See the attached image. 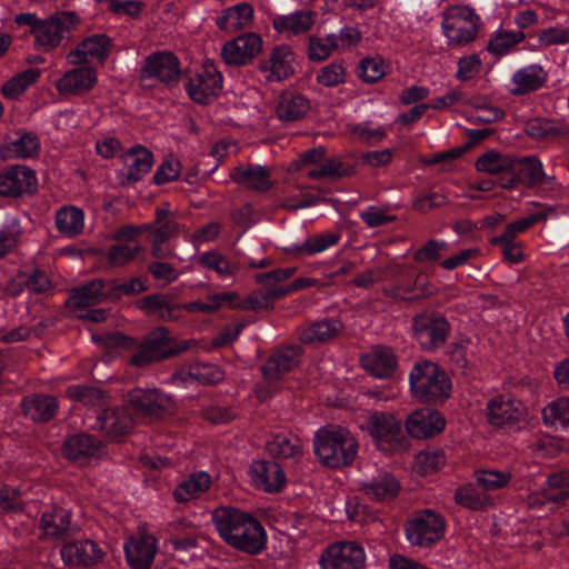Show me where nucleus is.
Returning <instances> with one entry per match:
<instances>
[{"mask_svg": "<svg viewBox=\"0 0 569 569\" xmlns=\"http://www.w3.org/2000/svg\"><path fill=\"white\" fill-rule=\"evenodd\" d=\"M212 520L219 536L230 547L249 555H258L264 549L266 530L250 513L221 507L212 512Z\"/></svg>", "mask_w": 569, "mask_h": 569, "instance_id": "nucleus-1", "label": "nucleus"}, {"mask_svg": "<svg viewBox=\"0 0 569 569\" xmlns=\"http://www.w3.org/2000/svg\"><path fill=\"white\" fill-rule=\"evenodd\" d=\"M313 450L323 466L339 469L355 461L358 442L348 430L339 426H326L315 433Z\"/></svg>", "mask_w": 569, "mask_h": 569, "instance_id": "nucleus-2", "label": "nucleus"}, {"mask_svg": "<svg viewBox=\"0 0 569 569\" xmlns=\"http://www.w3.org/2000/svg\"><path fill=\"white\" fill-rule=\"evenodd\" d=\"M413 397L421 402H436L449 397L451 381L447 373L431 361L417 362L409 375Z\"/></svg>", "mask_w": 569, "mask_h": 569, "instance_id": "nucleus-3", "label": "nucleus"}, {"mask_svg": "<svg viewBox=\"0 0 569 569\" xmlns=\"http://www.w3.org/2000/svg\"><path fill=\"white\" fill-rule=\"evenodd\" d=\"M480 27V16L469 6H450L442 12L441 30L449 47H465L473 42Z\"/></svg>", "mask_w": 569, "mask_h": 569, "instance_id": "nucleus-4", "label": "nucleus"}, {"mask_svg": "<svg viewBox=\"0 0 569 569\" xmlns=\"http://www.w3.org/2000/svg\"><path fill=\"white\" fill-rule=\"evenodd\" d=\"M188 346H172L169 331L164 327L152 330L142 341L132 339L128 352V361L137 368H144L153 362L176 356Z\"/></svg>", "mask_w": 569, "mask_h": 569, "instance_id": "nucleus-5", "label": "nucleus"}, {"mask_svg": "<svg viewBox=\"0 0 569 569\" xmlns=\"http://www.w3.org/2000/svg\"><path fill=\"white\" fill-rule=\"evenodd\" d=\"M361 428L383 452H393L402 447L405 440L402 421L393 413L375 411L368 416Z\"/></svg>", "mask_w": 569, "mask_h": 569, "instance_id": "nucleus-6", "label": "nucleus"}, {"mask_svg": "<svg viewBox=\"0 0 569 569\" xmlns=\"http://www.w3.org/2000/svg\"><path fill=\"white\" fill-rule=\"evenodd\" d=\"M76 22V16L66 11L42 19L33 31L34 49L44 53L56 50L68 39Z\"/></svg>", "mask_w": 569, "mask_h": 569, "instance_id": "nucleus-7", "label": "nucleus"}, {"mask_svg": "<svg viewBox=\"0 0 569 569\" xmlns=\"http://www.w3.org/2000/svg\"><path fill=\"white\" fill-rule=\"evenodd\" d=\"M445 520L430 509L415 512L406 522L405 533L412 546L429 547L445 535Z\"/></svg>", "mask_w": 569, "mask_h": 569, "instance_id": "nucleus-8", "label": "nucleus"}, {"mask_svg": "<svg viewBox=\"0 0 569 569\" xmlns=\"http://www.w3.org/2000/svg\"><path fill=\"white\" fill-rule=\"evenodd\" d=\"M365 548L355 540H341L328 545L320 555L321 569H363Z\"/></svg>", "mask_w": 569, "mask_h": 569, "instance_id": "nucleus-9", "label": "nucleus"}, {"mask_svg": "<svg viewBox=\"0 0 569 569\" xmlns=\"http://www.w3.org/2000/svg\"><path fill=\"white\" fill-rule=\"evenodd\" d=\"M413 337L423 350L432 351L442 347L449 336L448 320L433 312L418 315L412 321Z\"/></svg>", "mask_w": 569, "mask_h": 569, "instance_id": "nucleus-10", "label": "nucleus"}, {"mask_svg": "<svg viewBox=\"0 0 569 569\" xmlns=\"http://www.w3.org/2000/svg\"><path fill=\"white\" fill-rule=\"evenodd\" d=\"M186 89L194 102L207 104L222 90V76L212 62L207 61L189 79Z\"/></svg>", "mask_w": 569, "mask_h": 569, "instance_id": "nucleus-11", "label": "nucleus"}, {"mask_svg": "<svg viewBox=\"0 0 569 569\" xmlns=\"http://www.w3.org/2000/svg\"><path fill=\"white\" fill-rule=\"evenodd\" d=\"M37 190V177L32 169L24 164H12L0 171V196L19 198Z\"/></svg>", "mask_w": 569, "mask_h": 569, "instance_id": "nucleus-12", "label": "nucleus"}, {"mask_svg": "<svg viewBox=\"0 0 569 569\" xmlns=\"http://www.w3.org/2000/svg\"><path fill=\"white\" fill-rule=\"evenodd\" d=\"M486 412L489 423L502 427L525 420L527 408L511 395H499L488 401Z\"/></svg>", "mask_w": 569, "mask_h": 569, "instance_id": "nucleus-13", "label": "nucleus"}, {"mask_svg": "<svg viewBox=\"0 0 569 569\" xmlns=\"http://www.w3.org/2000/svg\"><path fill=\"white\" fill-rule=\"evenodd\" d=\"M123 549L132 569H149L158 551V540L144 530H139L124 542Z\"/></svg>", "mask_w": 569, "mask_h": 569, "instance_id": "nucleus-14", "label": "nucleus"}, {"mask_svg": "<svg viewBox=\"0 0 569 569\" xmlns=\"http://www.w3.org/2000/svg\"><path fill=\"white\" fill-rule=\"evenodd\" d=\"M60 553L63 562L72 567H90L104 557V552L96 541L87 538L76 539V537L62 545Z\"/></svg>", "mask_w": 569, "mask_h": 569, "instance_id": "nucleus-15", "label": "nucleus"}, {"mask_svg": "<svg viewBox=\"0 0 569 569\" xmlns=\"http://www.w3.org/2000/svg\"><path fill=\"white\" fill-rule=\"evenodd\" d=\"M41 538L62 542L74 537L78 527L71 522V512L63 508H53L43 512L39 522Z\"/></svg>", "mask_w": 569, "mask_h": 569, "instance_id": "nucleus-16", "label": "nucleus"}, {"mask_svg": "<svg viewBox=\"0 0 569 569\" xmlns=\"http://www.w3.org/2000/svg\"><path fill=\"white\" fill-rule=\"evenodd\" d=\"M296 56L287 44L273 48L269 54L260 61L259 69L266 80L282 81L295 73Z\"/></svg>", "mask_w": 569, "mask_h": 569, "instance_id": "nucleus-17", "label": "nucleus"}, {"mask_svg": "<svg viewBox=\"0 0 569 569\" xmlns=\"http://www.w3.org/2000/svg\"><path fill=\"white\" fill-rule=\"evenodd\" d=\"M543 179L542 162L535 157L512 158L509 177L503 178L501 186L511 189L517 184L527 188L537 187Z\"/></svg>", "mask_w": 569, "mask_h": 569, "instance_id": "nucleus-18", "label": "nucleus"}, {"mask_svg": "<svg viewBox=\"0 0 569 569\" xmlns=\"http://www.w3.org/2000/svg\"><path fill=\"white\" fill-rule=\"evenodd\" d=\"M569 500V471L550 475L540 491L529 496L530 507H541L547 502L562 505Z\"/></svg>", "mask_w": 569, "mask_h": 569, "instance_id": "nucleus-19", "label": "nucleus"}, {"mask_svg": "<svg viewBox=\"0 0 569 569\" xmlns=\"http://www.w3.org/2000/svg\"><path fill=\"white\" fill-rule=\"evenodd\" d=\"M98 74L91 67H78L68 70L54 83L56 90L62 96H80L97 84Z\"/></svg>", "mask_w": 569, "mask_h": 569, "instance_id": "nucleus-20", "label": "nucleus"}, {"mask_svg": "<svg viewBox=\"0 0 569 569\" xmlns=\"http://www.w3.org/2000/svg\"><path fill=\"white\" fill-rule=\"evenodd\" d=\"M262 39L257 33L242 34L221 49V56L228 64L240 66L247 63L261 51Z\"/></svg>", "mask_w": 569, "mask_h": 569, "instance_id": "nucleus-21", "label": "nucleus"}, {"mask_svg": "<svg viewBox=\"0 0 569 569\" xmlns=\"http://www.w3.org/2000/svg\"><path fill=\"white\" fill-rule=\"evenodd\" d=\"M249 473L252 485L266 492H279L287 481L282 468L274 461H253Z\"/></svg>", "mask_w": 569, "mask_h": 569, "instance_id": "nucleus-22", "label": "nucleus"}, {"mask_svg": "<svg viewBox=\"0 0 569 569\" xmlns=\"http://www.w3.org/2000/svg\"><path fill=\"white\" fill-rule=\"evenodd\" d=\"M446 426L445 417L437 410L428 408L412 412L406 420L408 433L418 439H426L440 433Z\"/></svg>", "mask_w": 569, "mask_h": 569, "instance_id": "nucleus-23", "label": "nucleus"}, {"mask_svg": "<svg viewBox=\"0 0 569 569\" xmlns=\"http://www.w3.org/2000/svg\"><path fill=\"white\" fill-rule=\"evenodd\" d=\"M180 74L178 59L169 52H158L148 57L141 70V79H156L170 83L177 81Z\"/></svg>", "mask_w": 569, "mask_h": 569, "instance_id": "nucleus-24", "label": "nucleus"}, {"mask_svg": "<svg viewBox=\"0 0 569 569\" xmlns=\"http://www.w3.org/2000/svg\"><path fill=\"white\" fill-rule=\"evenodd\" d=\"M317 12L311 9H300L286 14H277L272 19L273 29L286 37H297L308 33L316 23Z\"/></svg>", "mask_w": 569, "mask_h": 569, "instance_id": "nucleus-25", "label": "nucleus"}, {"mask_svg": "<svg viewBox=\"0 0 569 569\" xmlns=\"http://www.w3.org/2000/svg\"><path fill=\"white\" fill-rule=\"evenodd\" d=\"M360 363L369 375L385 379L395 372L398 361L392 349L376 346L360 358Z\"/></svg>", "mask_w": 569, "mask_h": 569, "instance_id": "nucleus-26", "label": "nucleus"}, {"mask_svg": "<svg viewBox=\"0 0 569 569\" xmlns=\"http://www.w3.org/2000/svg\"><path fill=\"white\" fill-rule=\"evenodd\" d=\"M61 450L68 460L83 463L91 458L99 457L102 445L90 435L78 433L67 438Z\"/></svg>", "mask_w": 569, "mask_h": 569, "instance_id": "nucleus-27", "label": "nucleus"}, {"mask_svg": "<svg viewBox=\"0 0 569 569\" xmlns=\"http://www.w3.org/2000/svg\"><path fill=\"white\" fill-rule=\"evenodd\" d=\"M548 80V72L542 66L532 63L518 69L510 79L509 91L522 96L539 90Z\"/></svg>", "mask_w": 569, "mask_h": 569, "instance_id": "nucleus-28", "label": "nucleus"}, {"mask_svg": "<svg viewBox=\"0 0 569 569\" xmlns=\"http://www.w3.org/2000/svg\"><path fill=\"white\" fill-rule=\"evenodd\" d=\"M128 401L137 411L147 415H158L172 406L171 398L158 389H133L128 395Z\"/></svg>", "mask_w": 569, "mask_h": 569, "instance_id": "nucleus-29", "label": "nucleus"}, {"mask_svg": "<svg viewBox=\"0 0 569 569\" xmlns=\"http://www.w3.org/2000/svg\"><path fill=\"white\" fill-rule=\"evenodd\" d=\"M110 39L104 34H94L86 38L73 50H71L67 59L71 64H82L89 59L102 60L110 50Z\"/></svg>", "mask_w": 569, "mask_h": 569, "instance_id": "nucleus-30", "label": "nucleus"}, {"mask_svg": "<svg viewBox=\"0 0 569 569\" xmlns=\"http://www.w3.org/2000/svg\"><path fill=\"white\" fill-rule=\"evenodd\" d=\"M133 426V420L124 408L107 409L97 418V428L112 440L127 435Z\"/></svg>", "mask_w": 569, "mask_h": 569, "instance_id": "nucleus-31", "label": "nucleus"}, {"mask_svg": "<svg viewBox=\"0 0 569 569\" xmlns=\"http://www.w3.org/2000/svg\"><path fill=\"white\" fill-rule=\"evenodd\" d=\"M254 10L250 3L240 2L221 11L216 18L217 27L228 33L250 28L253 23Z\"/></svg>", "mask_w": 569, "mask_h": 569, "instance_id": "nucleus-32", "label": "nucleus"}, {"mask_svg": "<svg viewBox=\"0 0 569 569\" xmlns=\"http://www.w3.org/2000/svg\"><path fill=\"white\" fill-rule=\"evenodd\" d=\"M301 349L290 346L274 351L262 367V373L267 379L274 380L286 372L291 371L300 361Z\"/></svg>", "mask_w": 569, "mask_h": 569, "instance_id": "nucleus-33", "label": "nucleus"}, {"mask_svg": "<svg viewBox=\"0 0 569 569\" xmlns=\"http://www.w3.org/2000/svg\"><path fill=\"white\" fill-rule=\"evenodd\" d=\"M360 489L369 499L383 502L398 496L400 485L392 475L381 471L372 479L361 482Z\"/></svg>", "mask_w": 569, "mask_h": 569, "instance_id": "nucleus-34", "label": "nucleus"}, {"mask_svg": "<svg viewBox=\"0 0 569 569\" xmlns=\"http://www.w3.org/2000/svg\"><path fill=\"white\" fill-rule=\"evenodd\" d=\"M345 327L337 318L322 319L306 327L299 331V339L303 343H322L337 338Z\"/></svg>", "mask_w": 569, "mask_h": 569, "instance_id": "nucleus-35", "label": "nucleus"}, {"mask_svg": "<svg viewBox=\"0 0 569 569\" xmlns=\"http://www.w3.org/2000/svg\"><path fill=\"white\" fill-rule=\"evenodd\" d=\"M137 306L147 315H154L163 321H174L181 317L180 303H173L163 293L149 295L138 300Z\"/></svg>", "mask_w": 569, "mask_h": 569, "instance_id": "nucleus-36", "label": "nucleus"}, {"mask_svg": "<svg viewBox=\"0 0 569 569\" xmlns=\"http://www.w3.org/2000/svg\"><path fill=\"white\" fill-rule=\"evenodd\" d=\"M59 408L56 397L49 395H32L21 402V409L26 417L36 422H44L52 419Z\"/></svg>", "mask_w": 569, "mask_h": 569, "instance_id": "nucleus-37", "label": "nucleus"}, {"mask_svg": "<svg viewBox=\"0 0 569 569\" xmlns=\"http://www.w3.org/2000/svg\"><path fill=\"white\" fill-rule=\"evenodd\" d=\"M232 181L259 191L271 188L270 172L262 166L236 167L230 172Z\"/></svg>", "mask_w": 569, "mask_h": 569, "instance_id": "nucleus-38", "label": "nucleus"}, {"mask_svg": "<svg viewBox=\"0 0 569 569\" xmlns=\"http://www.w3.org/2000/svg\"><path fill=\"white\" fill-rule=\"evenodd\" d=\"M54 223L60 234L74 238L84 229V212L76 206H62L56 212Z\"/></svg>", "mask_w": 569, "mask_h": 569, "instance_id": "nucleus-39", "label": "nucleus"}, {"mask_svg": "<svg viewBox=\"0 0 569 569\" xmlns=\"http://www.w3.org/2000/svg\"><path fill=\"white\" fill-rule=\"evenodd\" d=\"M18 137L2 148L3 157L9 159H28L37 157L40 151V140L36 133L18 132Z\"/></svg>", "mask_w": 569, "mask_h": 569, "instance_id": "nucleus-40", "label": "nucleus"}, {"mask_svg": "<svg viewBox=\"0 0 569 569\" xmlns=\"http://www.w3.org/2000/svg\"><path fill=\"white\" fill-rule=\"evenodd\" d=\"M210 486L211 477L208 472H193L176 487L173 497L178 502H188L199 498L202 493L208 491Z\"/></svg>", "mask_w": 569, "mask_h": 569, "instance_id": "nucleus-41", "label": "nucleus"}, {"mask_svg": "<svg viewBox=\"0 0 569 569\" xmlns=\"http://www.w3.org/2000/svg\"><path fill=\"white\" fill-rule=\"evenodd\" d=\"M123 161L128 168V179L138 181L151 170L153 156L147 148L136 146L123 154Z\"/></svg>", "mask_w": 569, "mask_h": 569, "instance_id": "nucleus-42", "label": "nucleus"}, {"mask_svg": "<svg viewBox=\"0 0 569 569\" xmlns=\"http://www.w3.org/2000/svg\"><path fill=\"white\" fill-rule=\"evenodd\" d=\"M267 449L269 453L278 459L296 460L302 452L301 440L291 433H278L268 443Z\"/></svg>", "mask_w": 569, "mask_h": 569, "instance_id": "nucleus-43", "label": "nucleus"}, {"mask_svg": "<svg viewBox=\"0 0 569 569\" xmlns=\"http://www.w3.org/2000/svg\"><path fill=\"white\" fill-rule=\"evenodd\" d=\"M310 109L309 101L298 93H283L277 106V114L282 121H297Z\"/></svg>", "mask_w": 569, "mask_h": 569, "instance_id": "nucleus-44", "label": "nucleus"}, {"mask_svg": "<svg viewBox=\"0 0 569 569\" xmlns=\"http://www.w3.org/2000/svg\"><path fill=\"white\" fill-rule=\"evenodd\" d=\"M103 281L94 279L87 284L73 289L68 303L74 308H84L102 302L107 295L103 292Z\"/></svg>", "mask_w": 569, "mask_h": 569, "instance_id": "nucleus-45", "label": "nucleus"}, {"mask_svg": "<svg viewBox=\"0 0 569 569\" xmlns=\"http://www.w3.org/2000/svg\"><path fill=\"white\" fill-rule=\"evenodd\" d=\"M282 297L283 292H280L279 287H267L264 289L253 291L242 300L238 298L236 308L250 311L268 310L272 308L273 302L277 299Z\"/></svg>", "mask_w": 569, "mask_h": 569, "instance_id": "nucleus-46", "label": "nucleus"}, {"mask_svg": "<svg viewBox=\"0 0 569 569\" xmlns=\"http://www.w3.org/2000/svg\"><path fill=\"white\" fill-rule=\"evenodd\" d=\"M523 40V31H509L503 28H499L491 34L487 44V50L493 56L502 57L508 54Z\"/></svg>", "mask_w": 569, "mask_h": 569, "instance_id": "nucleus-47", "label": "nucleus"}, {"mask_svg": "<svg viewBox=\"0 0 569 569\" xmlns=\"http://www.w3.org/2000/svg\"><path fill=\"white\" fill-rule=\"evenodd\" d=\"M198 263L203 268L213 270L220 278H230L239 271V264L230 262L218 251L203 252L198 257Z\"/></svg>", "mask_w": 569, "mask_h": 569, "instance_id": "nucleus-48", "label": "nucleus"}, {"mask_svg": "<svg viewBox=\"0 0 569 569\" xmlns=\"http://www.w3.org/2000/svg\"><path fill=\"white\" fill-rule=\"evenodd\" d=\"M339 240L340 234L335 232L313 234L296 246L295 252L297 256H313L336 246Z\"/></svg>", "mask_w": 569, "mask_h": 569, "instance_id": "nucleus-49", "label": "nucleus"}, {"mask_svg": "<svg viewBox=\"0 0 569 569\" xmlns=\"http://www.w3.org/2000/svg\"><path fill=\"white\" fill-rule=\"evenodd\" d=\"M542 417L545 423L555 429L569 427V398L562 397L551 401L543 408Z\"/></svg>", "mask_w": 569, "mask_h": 569, "instance_id": "nucleus-50", "label": "nucleus"}, {"mask_svg": "<svg viewBox=\"0 0 569 569\" xmlns=\"http://www.w3.org/2000/svg\"><path fill=\"white\" fill-rule=\"evenodd\" d=\"M512 158L497 151H488L478 158L476 168L478 171L490 174L506 173L509 177Z\"/></svg>", "mask_w": 569, "mask_h": 569, "instance_id": "nucleus-51", "label": "nucleus"}, {"mask_svg": "<svg viewBox=\"0 0 569 569\" xmlns=\"http://www.w3.org/2000/svg\"><path fill=\"white\" fill-rule=\"evenodd\" d=\"M66 395L71 400L79 401L89 407L101 408L107 403L104 392L96 387L72 385L67 388Z\"/></svg>", "mask_w": 569, "mask_h": 569, "instance_id": "nucleus-52", "label": "nucleus"}, {"mask_svg": "<svg viewBox=\"0 0 569 569\" xmlns=\"http://www.w3.org/2000/svg\"><path fill=\"white\" fill-rule=\"evenodd\" d=\"M446 460L442 450L427 449L416 455L413 469L421 476L431 475L439 471L445 466Z\"/></svg>", "mask_w": 569, "mask_h": 569, "instance_id": "nucleus-53", "label": "nucleus"}, {"mask_svg": "<svg viewBox=\"0 0 569 569\" xmlns=\"http://www.w3.org/2000/svg\"><path fill=\"white\" fill-rule=\"evenodd\" d=\"M39 77V70L27 69L7 81L2 86L1 92L6 98L16 99L33 84Z\"/></svg>", "mask_w": 569, "mask_h": 569, "instance_id": "nucleus-54", "label": "nucleus"}, {"mask_svg": "<svg viewBox=\"0 0 569 569\" xmlns=\"http://www.w3.org/2000/svg\"><path fill=\"white\" fill-rule=\"evenodd\" d=\"M353 173V166L345 163L340 159L332 158L326 160L320 168L310 170L308 172V177L311 179H321L325 177H329L331 179H340L343 177H350Z\"/></svg>", "mask_w": 569, "mask_h": 569, "instance_id": "nucleus-55", "label": "nucleus"}, {"mask_svg": "<svg viewBox=\"0 0 569 569\" xmlns=\"http://www.w3.org/2000/svg\"><path fill=\"white\" fill-rule=\"evenodd\" d=\"M455 500L458 505L472 510L483 509L489 503L488 496L471 483L457 488Z\"/></svg>", "mask_w": 569, "mask_h": 569, "instance_id": "nucleus-56", "label": "nucleus"}, {"mask_svg": "<svg viewBox=\"0 0 569 569\" xmlns=\"http://www.w3.org/2000/svg\"><path fill=\"white\" fill-rule=\"evenodd\" d=\"M477 483L486 491H495L508 486L512 479L510 471L493 469L478 470L475 475Z\"/></svg>", "mask_w": 569, "mask_h": 569, "instance_id": "nucleus-57", "label": "nucleus"}, {"mask_svg": "<svg viewBox=\"0 0 569 569\" xmlns=\"http://www.w3.org/2000/svg\"><path fill=\"white\" fill-rule=\"evenodd\" d=\"M93 341L99 343L111 357H126L128 356L130 346H132V338L126 337L120 333L92 336Z\"/></svg>", "mask_w": 569, "mask_h": 569, "instance_id": "nucleus-58", "label": "nucleus"}, {"mask_svg": "<svg viewBox=\"0 0 569 569\" xmlns=\"http://www.w3.org/2000/svg\"><path fill=\"white\" fill-rule=\"evenodd\" d=\"M316 80L327 88L337 87L346 82L347 69L342 62H330L318 70Z\"/></svg>", "mask_w": 569, "mask_h": 569, "instance_id": "nucleus-59", "label": "nucleus"}, {"mask_svg": "<svg viewBox=\"0 0 569 569\" xmlns=\"http://www.w3.org/2000/svg\"><path fill=\"white\" fill-rule=\"evenodd\" d=\"M335 33L326 37H310L308 57L311 61H322L337 50Z\"/></svg>", "mask_w": 569, "mask_h": 569, "instance_id": "nucleus-60", "label": "nucleus"}, {"mask_svg": "<svg viewBox=\"0 0 569 569\" xmlns=\"http://www.w3.org/2000/svg\"><path fill=\"white\" fill-rule=\"evenodd\" d=\"M547 219L546 212H537L533 214H530L528 217L520 218L511 223H509L505 231L499 236L495 238V241H509L513 240L519 233L525 232L529 228H531L533 224L541 220Z\"/></svg>", "mask_w": 569, "mask_h": 569, "instance_id": "nucleus-61", "label": "nucleus"}, {"mask_svg": "<svg viewBox=\"0 0 569 569\" xmlns=\"http://www.w3.org/2000/svg\"><path fill=\"white\" fill-rule=\"evenodd\" d=\"M141 246L139 243H118L111 246L108 251V262L114 267L124 266L140 253Z\"/></svg>", "mask_w": 569, "mask_h": 569, "instance_id": "nucleus-62", "label": "nucleus"}, {"mask_svg": "<svg viewBox=\"0 0 569 569\" xmlns=\"http://www.w3.org/2000/svg\"><path fill=\"white\" fill-rule=\"evenodd\" d=\"M538 43L548 48L569 43V26L556 24L541 30L537 36Z\"/></svg>", "mask_w": 569, "mask_h": 569, "instance_id": "nucleus-63", "label": "nucleus"}, {"mask_svg": "<svg viewBox=\"0 0 569 569\" xmlns=\"http://www.w3.org/2000/svg\"><path fill=\"white\" fill-rule=\"evenodd\" d=\"M190 376L197 381L206 385L218 383L223 380V371L212 363H198L191 367Z\"/></svg>", "mask_w": 569, "mask_h": 569, "instance_id": "nucleus-64", "label": "nucleus"}]
</instances>
